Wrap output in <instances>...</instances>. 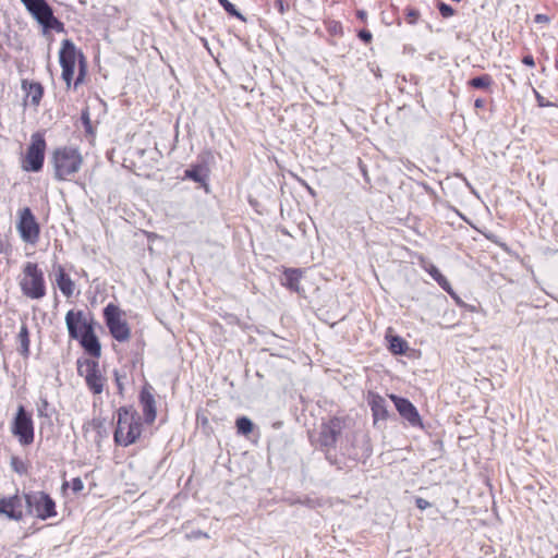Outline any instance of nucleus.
Masks as SVG:
<instances>
[{
	"label": "nucleus",
	"mask_w": 558,
	"mask_h": 558,
	"mask_svg": "<svg viewBox=\"0 0 558 558\" xmlns=\"http://www.w3.org/2000/svg\"><path fill=\"white\" fill-rule=\"evenodd\" d=\"M390 399L403 420H405L412 427L423 428L422 417L410 400L396 395H390Z\"/></svg>",
	"instance_id": "nucleus-15"
},
{
	"label": "nucleus",
	"mask_w": 558,
	"mask_h": 558,
	"mask_svg": "<svg viewBox=\"0 0 558 558\" xmlns=\"http://www.w3.org/2000/svg\"><path fill=\"white\" fill-rule=\"evenodd\" d=\"M22 90L25 93L24 104L28 101L32 106L37 107L44 95V87L39 82H33L28 80L22 81Z\"/></svg>",
	"instance_id": "nucleus-17"
},
{
	"label": "nucleus",
	"mask_w": 558,
	"mask_h": 558,
	"mask_svg": "<svg viewBox=\"0 0 558 558\" xmlns=\"http://www.w3.org/2000/svg\"><path fill=\"white\" fill-rule=\"evenodd\" d=\"M534 93H535V98H536L537 105L539 107L553 106V104L550 101L546 100L538 92L534 90Z\"/></svg>",
	"instance_id": "nucleus-36"
},
{
	"label": "nucleus",
	"mask_w": 558,
	"mask_h": 558,
	"mask_svg": "<svg viewBox=\"0 0 558 558\" xmlns=\"http://www.w3.org/2000/svg\"><path fill=\"white\" fill-rule=\"evenodd\" d=\"M422 267L445 291H450L451 286L449 281L433 263L423 260Z\"/></svg>",
	"instance_id": "nucleus-21"
},
{
	"label": "nucleus",
	"mask_w": 558,
	"mask_h": 558,
	"mask_svg": "<svg viewBox=\"0 0 558 558\" xmlns=\"http://www.w3.org/2000/svg\"><path fill=\"white\" fill-rule=\"evenodd\" d=\"M553 558H558V554H557V555H555Z\"/></svg>",
	"instance_id": "nucleus-45"
},
{
	"label": "nucleus",
	"mask_w": 558,
	"mask_h": 558,
	"mask_svg": "<svg viewBox=\"0 0 558 558\" xmlns=\"http://www.w3.org/2000/svg\"><path fill=\"white\" fill-rule=\"evenodd\" d=\"M114 375L118 390L121 395L124 392L128 385L134 384L133 379L130 381L126 371L124 368L121 371H117Z\"/></svg>",
	"instance_id": "nucleus-25"
},
{
	"label": "nucleus",
	"mask_w": 558,
	"mask_h": 558,
	"mask_svg": "<svg viewBox=\"0 0 558 558\" xmlns=\"http://www.w3.org/2000/svg\"><path fill=\"white\" fill-rule=\"evenodd\" d=\"M405 20L409 24L414 25L416 24L418 17H420V11L414 8H405Z\"/></svg>",
	"instance_id": "nucleus-30"
},
{
	"label": "nucleus",
	"mask_w": 558,
	"mask_h": 558,
	"mask_svg": "<svg viewBox=\"0 0 558 558\" xmlns=\"http://www.w3.org/2000/svg\"><path fill=\"white\" fill-rule=\"evenodd\" d=\"M303 271L298 268H287L283 271L282 284L293 292L300 291V281Z\"/></svg>",
	"instance_id": "nucleus-20"
},
{
	"label": "nucleus",
	"mask_w": 558,
	"mask_h": 558,
	"mask_svg": "<svg viewBox=\"0 0 558 558\" xmlns=\"http://www.w3.org/2000/svg\"><path fill=\"white\" fill-rule=\"evenodd\" d=\"M11 468L14 472L20 475H24L27 473V464L19 457H12L10 461Z\"/></svg>",
	"instance_id": "nucleus-29"
},
{
	"label": "nucleus",
	"mask_w": 558,
	"mask_h": 558,
	"mask_svg": "<svg viewBox=\"0 0 558 558\" xmlns=\"http://www.w3.org/2000/svg\"><path fill=\"white\" fill-rule=\"evenodd\" d=\"M356 16H357L361 21H365V20H366V17H367V13H366L365 11H363V10H359V11L356 12Z\"/></svg>",
	"instance_id": "nucleus-41"
},
{
	"label": "nucleus",
	"mask_w": 558,
	"mask_h": 558,
	"mask_svg": "<svg viewBox=\"0 0 558 558\" xmlns=\"http://www.w3.org/2000/svg\"><path fill=\"white\" fill-rule=\"evenodd\" d=\"M235 426L239 434L248 435L253 430V422L246 417L241 416L236 420Z\"/></svg>",
	"instance_id": "nucleus-27"
},
{
	"label": "nucleus",
	"mask_w": 558,
	"mask_h": 558,
	"mask_svg": "<svg viewBox=\"0 0 558 558\" xmlns=\"http://www.w3.org/2000/svg\"><path fill=\"white\" fill-rule=\"evenodd\" d=\"M77 374L84 377L87 388L94 395H100L104 391L106 378L99 369V363L92 359H77Z\"/></svg>",
	"instance_id": "nucleus-9"
},
{
	"label": "nucleus",
	"mask_w": 558,
	"mask_h": 558,
	"mask_svg": "<svg viewBox=\"0 0 558 558\" xmlns=\"http://www.w3.org/2000/svg\"><path fill=\"white\" fill-rule=\"evenodd\" d=\"M437 8L439 10L440 15L445 19L451 17L452 15H454V12H456L454 9L445 2L439 1L437 4Z\"/></svg>",
	"instance_id": "nucleus-31"
},
{
	"label": "nucleus",
	"mask_w": 558,
	"mask_h": 558,
	"mask_svg": "<svg viewBox=\"0 0 558 558\" xmlns=\"http://www.w3.org/2000/svg\"><path fill=\"white\" fill-rule=\"evenodd\" d=\"M142 421L145 424L150 425L155 422L157 416V402L154 388L148 384L142 387Z\"/></svg>",
	"instance_id": "nucleus-16"
},
{
	"label": "nucleus",
	"mask_w": 558,
	"mask_h": 558,
	"mask_svg": "<svg viewBox=\"0 0 558 558\" xmlns=\"http://www.w3.org/2000/svg\"><path fill=\"white\" fill-rule=\"evenodd\" d=\"M71 487L74 493H80L84 488L83 481L80 477L73 478L72 483H71Z\"/></svg>",
	"instance_id": "nucleus-34"
},
{
	"label": "nucleus",
	"mask_w": 558,
	"mask_h": 558,
	"mask_svg": "<svg viewBox=\"0 0 558 558\" xmlns=\"http://www.w3.org/2000/svg\"><path fill=\"white\" fill-rule=\"evenodd\" d=\"M494 81L490 75L483 74L475 76L468 82V85L476 89H488L493 85Z\"/></svg>",
	"instance_id": "nucleus-23"
},
{
	"label": "nucleus",
	"mask_w": 558,
	"mask_h": 558,
	"mask_svg": "<svg viewBox=\"0 0 558 558\" xmlns=\"http://www.w3.org/2000/svg\"><path fill=\"white\" fill-rule=\"evenodd\" d=\"M82 120H83V123H84V124H85V126H86V130L88 131V130H89V128H90V121H89V114H88V112H87V111H84V112L82 113Z\"/></svg>",
	"instance_id": "nucleus-39"
},
{
	"label": "nucleus",
	"mask_w": 558,
	"mask_h": 558,
	"mask_svg": "<svg viewBox=\"0 0 558 558\" xmlns=\"http://www.w3.org/2000/svg\"><path fill=\"white\" fill-rule=\"evenodd\" d=\"M65 325L71 339L78 340L86 353L93 357L101 354L100 342L95 335L93 318H87L82 311L70 310L65 315Z\"/></svg>",
	"instance_id": "nucleus-1"
},
{
	"label": "nucleus",
	"mask_w": 558,
	"mask_h": 558,
	"mask_svg": "<svg viewBox=\"0 0 558 558\" xmlns=\"http://www.w3.org/2000/svg\"><path fill=\"white\" fill-rule=\"evenodd\" d=\"M46 141L43 134L34 133L27 148L23 168L26 171L38 172L45 160Z\"/></svg>",
	"instance_id": "nucleus-11"
},
{
	"label": "nucleus",
	"mask_w": 558,
	"mask_h": 558,
	"mask_svg": "<svg viewBox=\"0 0 558 558\" xmlns=\"http://www.w3.org/2000/svg\"><path fill=\"white\" fill-rule=\"evenodd\" d=\"M49 407V403L47 401V399H40V404L38 405V414L40 416H49V414L47 413V409Z\"/></svg>",
	"instance_id": "nucleus-33"
},
{
	"label": "nucleus",
	"mask_w": 558,
	"mask_h": 558,
	"mask_svg": "<svg viewBox=\"0 0 558 558\" xmlns=\"http://www.w3.org/2000/svg\"><path fill=\"white\" fill-rule=\"evenodd\" d=\"M16 228L24 242L29 244L37 243L40 228L31 208L25 207L20 211V219Z\"/></svg>",
	"instance_id": "nucleus-14"
},
{
	"label": "nucleus",
	"mask_w": 558,
	"mask_h": 558,
	"mask_svg": "<svg viewBox=\"0 0 558 558\" xmlns=\"http://www.w3.org/2000/svg\"><path fill=\"white\" fill-rule=\"evenodd\" d=\"M142 234H145L147 235L148 238H150V234L148 232H146L145 230H142Z\"/></svg>",
	"instance_id": "nucleus-44"
},
{
	"label": "nucleus",
	"mask_w": 558,
	"mask_h": 558,
	"mask_svg": "<svg viewBox=\"0 0 558 558\" xmlns=\"http://www.w3.org/2000/svg\"><path fill=\"white\" fill-rule=\"evenodd\" d=\"M535 22H537V23H547V22H549V19L545 14H537L535 16Z\"/></svg>",
	"instance_id": "nucleus-40"
},
{
	"label": "nucleus",
	"mask_w": 558,
	"mask_h": 558,
	"mask_svg": "<svg viewBox=\"0 0 558 558\" xmlns=\"http://www.w3.org/2000/svg\"><path fill=\"white\" fill-rule=\"evenodd\" d=\"M54 179L58 181L70 180L72 175L81 170L83 157L77 147L61 146L53 150L51 155Z\"/></svg>",
	"instance_id": "nucleus-2"
},
{
	"label": "nucleus",
	"mask_w": 558,
	"mask_h": 558,
	"mask_svg": "<svg viewBox=\"0 0 558 558\" xmlns=\"http://www.w3.org/2000/svg\"><path fill=\"white\" fill-rule=\"evenodd\" d=\"M20 287L22 293L32 300H39L46 295L44 272L38 264L27 262L24 265Z\"/></svg>",
	"instance_id": "nucleus-7"
},
{
	"label": "nucleus",
	"mask_w": 558,
	"mask_h": 558,
	"mask_svg": "<svg viewBox=\"0 0 558 558\" xmlns=\"http://www.w3.org/2000/svg\"><path fill=\"white\" fill-rule=\"evenodd\" d=\"M24 494L21 495L19 490L12 496L0 497V518L10 521L20 522L24 518Z\"/></svg>",
	"instance_id": "nucleus-13"
},
{
	"label": "nucleus",
	"mask_w": 558,
	"mask_h": 558,
	"mask_svg": "<svg viewBox=\"0 0 558 558\" xmlns=\"http://www.w3.org/2000/svg\"><path fill=\"white\" fill-rule=\"evenodd\" d=\"M77 57L81 58V71L74 83L75 86H77L78 83L82 82L85 74L84 56L81 51H77L74 43L71 39L62 40L61 48L59 51V62L62 68V80L65 82L68 86H70L72 83Z\"/></svg>",
	"instance_id": "nucleus-5"
},
{
	"label": "nucleus",
	"mask_w": 558,
	"mask_h": 558,
	"mask_svg": "<svg viewBox=\"0 0 558 558\" xmlns=\"http://www.w3.org/2000/svg\"><path fill=\"white\" fill-rule=\"evenodd\" d=\"M274 7L280 14H283L289 9V4L283 0H276Z\"/></svg>",
	"instance_id": "nucleus-35"
},
{
	"label": "nucleus",
	"mask_w": 558,
	"mask_h": 558,
	"mask_svg": "<svg viewBox=\"0 0 558 558\" xmlns=\"http://www.w3.org/2000/svg\"><path fill=\"white\" fill-rule=\"evenodd\" d=\"M218 2L229 15L234 16L241 21L245 20L243 15L240 13V11L235 8V5L231 3L229 0H218Z\"/></svg>",
	"instance_id": "nucleus-28"
},
{
	"label": "nucleus",
	"mask_w": 558,
	"mask_h": 558,
	"mask_svg": "<svg viewBox=\"0 0 558 558\" xmlns=\"http://www.w3.org/2000/svg\"><path fill=\"white\" fill-rule=\"evenodd\" d=\"M26 512L40 520L57 515L54 500L45 492L36 490L24 494Z\"/></svg>",
	"instance_id": "nucleus-8"
},
{
	"label": "nucleus",
	"mask_w": 558,
	"mask_h": 558,
	"mask_svg": "<svg viewBox=\"0 0 558 558\" xmlns=\"http://www.w3.org/2000/svg\"><path fill=\"white\" fill-rule=\"evenodd\" d=\"M29 14L43 26L44 32L56 31L64 32V24L59 21L51 5L47 0H20Z\"/></svg>",
	"instance_id": "nucleus-6"
},
{
	"label": "nucleus",
	"mask_w": 558,
	"mask_h": 558,
	"mask_svg": "<svg viewBox=\"0 0 558 558\" xmlns=\"http://www.w3.org/2000/svg\"><path fill=\"white\" fill-rule=\"evenodd\" d=\"M208 170L203 165H193L184 171V178L194 182L205 184L208 178Z\"/></svg>",
	"instance_id": "nucleus-22"
},
{
	"label": "nucleus",
	"mask_w": 558,
	"mask_h": 558,
	"mask_svg": "<svg viewBox=\"0 0 558 558\" xmlns=\"http://www.w3.org/2000/svg\"><path fill=\"white\" fill-rule=\"evenodd\" d=\"M104 318L110 335L119 342L126 341L130 338V328L126 322L121 318L120 308L109 303L104 308Z\"/></svg>",
	"instance_id": "nucleus-10"
},
{
	"label": "nucleus",
	"mask_w": 558,
	"mask_h": 558,
	"mask_svg": "<svg viewBox=\"0 0 558 558\" xmlns=\"http://www.w3.org/2000/svg\"><path fill=\"white\" fill-rule=\"evenodd\" d=\"M117 445L126 447L140 437V416L132 408H121L118 411L117 427L114 430Z\"/></svg>",
	"instance_id": "nucleus-4"
},
{
	"label": "nucleus",
	"mask_w": 558,
	"mask_h": 558,
	"mask_svg": "<svg viewBox=\"0 0 558 558\" xmlns=\"http://www.w3.org/2000/svg\"><path fill=\"white\" fill-rule=\"evenodd\" d=\"M53 270L54 280L61 293L66 298L72 296L74 293L75 284L70 276L65 272L64 267L60 264H56L53 266Z\"/></svg>",
	"instance_id": "nucleus-18"
},
{
	"label": "nucleus",
	"mask_w": 558,
	"mask_h": 558,
	"mask_svg": "<svg viewBox=\"0 0 558 558\" xmlns=\"http://www.w3.org/2000/svg\"><path fill=\"white\" fill-rule=\"evenodd\" d=\"M19 340L21 344V354L24 356H28L29 354V337H28V330L26 326H22L20 333H19Z\"/></svg>",
	"instance_id": "nucleus-26"
},
{
	"label": "nucleus",
	"mask_w": 558,
	"mask_h": 558,
	"mask_svg": "<svg viewBox=\"0 0 558 558\" xmlns=\"http://www.w3.org/2000/svg\"><path fill=\"white\" fill-rule=\"evenodd\" d=\"M415 505L420 510H425L430 507V502L421 497L415 499Z\"/></svg>",
	"instance_id": "nucleus-37"
},
{
	"label": "nucleus",
	"mask_w": 558,
	"mask_h": 558,
	"mask_svg": "<svg viewBox=\"0 0 558 558\" xmlns=\"http://www.w3.org/2000/svg\"><path fill=\"white\" fill-rule=\"evenodd\" d=\"M7 253V244L0 241V254Z\"/></svg>",
	"instance_id": "nucleus-43"
},
{
	"label": "nucleus",
	"mask_w": 558,
	"mask_h": 558,
	"mask_svg": "<svg viewBox=\"0 0 558 558\" xmlns=\"http://www.w3.org/2000/svg\"><path fill=\"white\" fill-rule=\"evenodd\" d=\"M474 106H475L476 108H483V107L485 106V100H484V99L478 98V99H476V100H475Z\"/></svg>",
	"instance_id": "nucleus-42"
},
{
	"label": "nucleus",
	"mask_w": 558,
	"mask_h": 558,
	"mask_svg": "<svg viewBox=\"0 0 558 558\" xmlns=\"http://www.w3.org/2000/svg\"><path fill=\"white\" fill-rule=\"evenodd\" d=\"M343 429V422L339 417H332L320 425L318 445L319 449L325 453L326 460L341 469V462L338 460L335 451L337 441L341 436Z\"/></svg>",
	"instance_id": "nucleus-3"
},
{
	"label": "nucleus",
	"mask_w": 558,
	"mask_h": 558,
	"mask_svg": "<svg viewBox=\"0 0 558 558\" xmlns=\"http://www.w3.org/2000/svg\"><path fill=\"white\" fill-rule=\"evenodd\" d=\"M389 350L393 354H404L408 350V342L399 336H393L389 340Z\"/></svg>",
	"instance_id": "nucleus-24"
},
{
	"label": "nucleus",
	"mask_w": 558,
	"mask_h": 558,
	"mask_svg": "<svg viewBox=\"0 0 558 558\" xmlns=\"http://www.w3.org/2000/svg\"><path fill=\"white\" fill-rule=\"evenodd\" d=\"M12 434L19 438L23 446H28L34 441V423L32 415L20 405L12 423Z\"/></svg>",
	"instance_id": "nucleus-12"
},
{
	"label": "nucleus",
	"mask_w": 558,
	"mask_h": 558,
	"mask_svg": "<svg viewBox=\"0 0 558 558\" xmlns=\"http://www.w3.org/2000/svg\"><path fill=\"white\" fill-rule=\"evenodd\" d=\"M368 404L372 410V414L374 417V422L381 420L385 421L388 418V410H387V402L384 397L379 396L378 393H368Z\"/></svg>",
	"instance_id": "nucleus-19"
},
{
	"label": "nucleus",
	"mask_w": 558,
	"mask_h": 558,
	"mask_svg": "<svg viewBox=\"0 0 558 558\" xmlns=\"http://www.w3.org/2000/svg\"><path fill=\"white\" fill-rule=\"evenodd\" d=\"M522 62L527 66H534L535 61L534 58L531 54L524 56L522 59Z\"/></svg>",
	"instance_id": "nucleus-38"
},
{
	"label": "nucleus",
	"mask_w": 558,
	"mask_h": 558,
	"mask_svg": "<svg viewBox=\"0 0 558 558\" xmlns=\"http://www.w3.org/2000/svg\"><path fill=\"white\" fill-rule=\"evenodd\" d=\"M357 37L364 41L365 44H369L372 41V38H373V35L367 29H361L359 33H357Z\"/></svg>",
	"instance_id": "nucleus-32"
}]
</instances>
